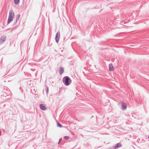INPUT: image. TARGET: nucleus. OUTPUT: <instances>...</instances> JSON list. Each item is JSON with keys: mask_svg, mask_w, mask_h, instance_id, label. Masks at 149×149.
I'll return each instance as SVG.
<instances>
[{"mask_svg": "<svg viewBox=\"0 0 149 149\" xmlns=\"http://www.w3.org/2000/svg\"><path fill=\"white\" fill-rule=\"evenodd\" d=\"M62 138H61L59 139L58 142V144H59V143L62 141Z\"/></svg>", "mask_w": 149, "mask_h": 149, "instance_id": "15", "label": "nucleus"}, {"mask_svg": "<svg viewBox=\"0 0 149 149\" xmlns=\"http://www.w3.org/2000/svg\"><path fill=\"white\" fill-rule=\"evenodd\" d=\"M122 144L120 143H117L115 146L114 149H117V148L122 147Z\"/></svg>", "mask_w": 149, "mask_h": 149, "instance_id": "6", "label": "nucleus"}, {"mask_svg": "<svg viewBox=\"0 0 149 149\" xmlns=\"http://www.w3.org/2000/svg\"><path fill=\"white\" fill-rule=\"evenodd\" d=\"M57 125L59 127H61L62 126V125L61 124L58 123H57Z\"/></svg>", "mask_w": 149, "mask_h": 149, "instance_id": "13", "label": "nucleus"}, {"mask_svg": "<svg viewBox=\"0 0 149 149\" xmlns=\"http://www.w3.org/2000/svg\"><path fill=\"white\" fill-rule=\"evenodd\" d=\"M70 138V137L68 136H64V138L65 139H68Z\"/></svg>", "mask_w": 149, "mask_h": 149, "instance_id": "14", "label": "nucleus"}, {"mask_svg": "<svg viewBox=\"0 0 149 149\" xmlns=\"http://www.w3.org/2000/svg\"><path fill=\"white\" fill-rule=\"evenodd\" d=\"M6 39V37L5 36H3L0 38V45L3 44Z\"/></svg>", "mask_w": 149, "mask_h": 149, "instance_id": "2", "label": "nucleus"}, {"mask_svg": "<svg viewBox=\"0 0 149 149\" xmlns=\"http://www.w3.org/2000/svg\"><path fill=\"white\" fill-rule=\"evenodd\" d=\"M48 91V88H47V93Z\"/></svg>", "mask_w": 149, "mask_h": 149, "instance_id": "16", "label": "nucleus"}, {"mask_svg": "<svg viewBox=\"0 0 149 149\" xmlns=\"http://www.w3.org/2000/svg\"><path fill=\"white\" fill-rule=\"evenodd\" d=\"M8 16L14 18V13L12 10H10Z\"/></svg>", "mask_w": 149, "mask_h": 149, "instance_id": "4", "label": "nucleus"}, {"mask_svg": "<svg viewBox=\"0 0 149 149\" xmlns=\"http://www.w3.org/2000/svg\"><path fill=\"white\" fill-rule=\"evenodd\" d=\"M20 16V15H19V14L17 15V16H16V20H15V22H14V23L13 25L15 24L16 23H17V21L19 19Z\"/></svg>", "mask_w": 149, "mask_h": 149, "instance_id": "11", "label": "nucleus"}, {"mask_svg": "<svg viewBox=\"0 0 149 149\" xmlns=\"http://www.w3.org/2000/svg\"><path fill=\"white\" fill-rule=\"evenodd\" d=\"M40 108L42 110H45L47 109L45 105L43 104H41L40 105Z\"/></svg>", "mask_w": 149, "mask_h": 149, "instance_id": "5", "label": "nucleus"}, {"mask_svg": "<svg viewBox=\"0 0 149 149\" xmlns=\"http://www.w3.org/2000/svg\"><path fill=\"white\" fill-rule=\"evenodd\" d=\"M60 32L59 31H58L57 32L55 37V40L56 41V42L58 43L59 41V39L60 37Z\"/></svg>", "mask_w": 149, "mask_h": 149, "instance_id": "3", "label": "nucleus"}, {"mask_svg": "<svg viewBox=\"0 0 149 149\" xmlns=\"http://www.w3.org/2000/svg\"><path fill=\"white\" fill-rule=\"evenodd\" d=\"M13 17H10L8 16V18L7 21V23L8 24L10 23L13 20Z\"/></svg>", "mask_w": 149, "mask_h": 149, "instance_id": "9", "label": "nucleus"}, {"mask_svg": "<svg viewBox=\"0 0 149 149\" xmlns=\"http://www.w3.org/2000/svg\"><path fill=\"white\" fill-rule=\"evenodd\" d=\"M64 68L63 67H60L59 70V73L60 74H61L64 72Z\"/></svg>", "mask_w": 149, "mask_h": 149, "instance_id": "8", "label": "nucleus"}, {"mask_svg": "<svg viewBox=\"0 0 149 149\" xmlns=\"http://www.w3.org/2000/svg\"><path fill=\"white\" fill-rule=\"evenodd\" d=\"M122 109L123 110H125L127 108V104L124 103H123L122 104Z\"/></svg>", "mask_w": 149, "mask_h": 149, "instance_id": "7", "label": "nucleus"}, {"mask_svg": "<svg viewBox=\"0 0 149 149\" xmlns=\"http://www.w3.org/2000/svg\"><path fill=\"white\" fill-rule=\"evenodd\" d=\"M109 70L110 71H113V68L112 65L111 63L109 64Z\"/></svg>", "mask_w": 149, "mask_h": 149, "instance_id": "10", "label": "nucleus"}, {"mask_svg": "<svg viewBox=\"0 0 149 149\" xmlns=\"http://www.w3.org/2000/svg\"><path fill=\"white\" fill-rule=\"evenodd\" d=\"M14 2L15 4H18L19 2V0H14Z\"/></svg>", "mask_w": 149, "mask_h": 149, "instance_id": "12", "label": "nucleus"}, {"mask_svg": "<svg viewBox=\"0 0 149 149\" xmlns=\"http://www.w3.org/2000/svg\"><path fill=\"white\" fill-rule=\"evenodd\" d=\"M63 81L64 84L66 86L69 85L72 83V80L69 77L67 76L63 78Z\"/></svg>", "mask_w": 149, "mask_h": 149, "instance_id": "1", "label": "nucleus"}]
</instances>
